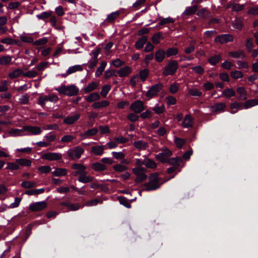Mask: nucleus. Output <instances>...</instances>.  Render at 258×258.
<instances>
[{"label": "nucleus", "mask_w": 258, "mask_h": 258, "mask_svg": "<svg viewBox=\"0 0 258 258\" xmlns=\"http://www.w3.org/2000/svg\"><path fill=\"white\" fill-rule=\"evenodd\" d=\"M256 105H258V99H249L244 103L234 102L230 104V108L231 110L229 111L232 114H235L239 109H248Z\"/></svg>", "instance_id": "f257e3e1"}, {"label": "nucleus", "mask_w": 258, "mask_h": 258, "mask_svg": "<svg viewBox=\"0 0 258 258\" xmlns=\"http://www.w3.org/2000/svg\"><path fill=\"white\" fill-rule=\"evenodd\" d=\"M161 178L159 176V174L154 172L150 174L149 177V182L144 184L145 190H155L160 187L162 183H160Z\"/></svg>", "instance_id": "f03ea898"}, {"label": "nucleus", "mask_w": 258, "mask_h": 258, "mask_svg": "<svg viewBox=\"0 0 258 258\" xmlns=\"http://www.w3.org/2000/svg\"><path fill=\"white\" fill-rule=\"evenodd\" d=\"M59 94L64 95L68 96L77 95L79 92V88L75 85L66 86L61 84L60 86L55 89Z\"/></svg>", "instance_id": "7ed1b4c3"}, {"label": "nucleus", "mask_w": 258, "mask_h": 258, "mask_svg": "<svg viewBox=\"0 0 258 258\" xmlns=\"http://www.w3.org/2000/svg\"><path fill=\"white\" fill-rule=\"evenodd\" d=\"M178 68V62L176 60H170L163 69V75L164 76L173 75Z\"/></svg>", "instance_id": "20e7f679"}, {"label": "nucleus", "mask_w": 258, "mask_h": 258, "mask_svg": "<svg viewBox=\"0 0 258 258\" xmlns=\"http://www.w3.org/2000/svg\"><path fill=\"white\" fill-rule=\"evenodd\" d=\"M84 152V149L78 146L69 150L67 154L71 160H76L80 159Z\"/></svg>", "instance_id": "39448f33"}, {"label": "nucleus", "mask_w": 258, "mask_h": 258, "mask_svg": "<svg viewBox=\"0 0 258 258\" xmlns=\"http://www.w3.org/2000/svg\"><path fill=\"white\" fill-rule=\"evenodd\" d=\"M163 85L161 83L155 84L152 86L147 91L146 96L149 98H152L155 96H157L158 93L162 90Z\"/></svg>", "instance_id": "423d86ee"}, {"label": "nucleus", "mask_w": 258, "mask_h": 258, "mask_svg": "<svg viewBox=\"0 0 258 258\" xmlns=\"http://www.w3.org/2000/svg\"><path fill=\"white\" fill-rule=\"evenodd\" d=\"M146 106L144 105V102L141 100H137L133 102L130 107L131 110L135 113H140L145 110Z\"/></svg>", "instance_id": "0eeeda50"}, {"label": "nucleus", "mask_w": 258, "mask_h": 258, "mask_svg": "<svg viewBox=\"0 0 258 258\" xmlns=\"http://www.w3.org/2000/svg\"><path fill=\"white\" fill-rule=\"evenodd\" d=\"M58 100V97L55 94L49 95L48 96H41L38 98V104L42 107H44L46 101L56 102Z\"/></svg>", "instance_id": "6e6552de"}, {"label": "nucleus", "mask_w": 258, "mask_h": 258, "mask_svg": "<svg viewBox=\"0 0 258 258\" xmlns=\"http://www.w3.org/2000/svg\"><path fill=\"white\" fill-rule=\"evenodd\" d=\"M233 41L234 37L229 34L218 35L214 39L215 42L221 44H225L229 42H233Z\"/></svg>", "instance_id": "1a4fd4ad"}, {"label": "nucleus", "mask_w": 258, "mask_h": 258, "mask_svg": "<svg viewBox=\"0 0 258 258\" xmlns=\"http://www.w3.org/2000/svg\"><path fill=\"white\" fill-rule=\"evenodd\" d=\"M41 158L49 161H59L62 159V155L59 153H46L42 155Z\"/></svg>", "instance_id": "9d476101"}, {"label": "nucleus", "mask_w": 258, "mask_h": 258, "mask_svg": "<svg viewBox=\"0 0 258 258\" xmlns=\"http://www.w3.org/2000/svg\"><path fill=\"white\" fill-rule=\"evenodd\" d=\"M67 199H68V201L61 202L59 204L60 206L66 207L68 209L66 210V212L70 211H77L80 209L81 206L79 204L72 203L69 201L70 199L69 198Z\"/></svg>", "instance_id": "9b49d317"}, {"label": "nucleus", "mask_w": 258, "mask_h": 258, "mask_svg": "<svg viewBox=\"0 0 258 258\" xmlns=\"http://www.w3.org/2000/svg\"><path fill=\"white\" fill-rule=\"evenodd\" d=\"M47 204L45 201L38 202L32 203L29 206V209L31 211H40L46 207Z\"/></svg>", "instance_id": "f8f14e48"}, {"label": "nucleus", "mask_w": 258, "mask_h": 258, "mask_svg": "<svg viewBox=\"0 0 258 258\" xmlns=\"http://www.w3.org/2000/svg\"><path fill=\"white\" fill-rule=\"evenodd\" d=\"M132 170L133 173L137 176V178L135 179L136 183L142 182L147 178L148 176L147 174L145 173L140 172V169L133 168Z\"/></svg>", "instance_id": "ddd939ff"}, {"label": "nucleus", "mask_w": 258, "mask_h": 258, "mask_svg": "<svg viewBox=\"0 0 258 258\" xmlns=\"http://www.w3.org/2000/svg\"><path fill=\"white\" fill-rule=\"evenodd\" d=\"M72 168L73 169H76V171L74 173L75 176L81 175L83 174L86 173V167L83 164L80 163H74L72 165Z\"/></svg>", "instance_id": "4468645a"}, {"label": "nucleus", "mask_w": 258, "mask_h": 258, "mask_svg": "<svg viewBox=\"0 0 258 258\" xmlns=\"http://www.w3.org/2000/svg\"><path fill=\"white\" fill-rule=\"evenodd\" d=\"M80 116V113H77L73 115L68 116L63 119V123L69 125L73 124L79 119Z\"/></svg>", "instance_id": "2eb2a0df"}, {"label": "nucleus", "mask_w": 258, "mask_h": 258, "mask_svg": "<svg viewBox=\"0 0 258 258\" xmlns=\"http://www.w3.org/2000/svg\"><path fill=\"white\" fill-rule=\"evenodd\" d=\"M117 71V74L120 77L128 76L132 72V69L129 66H125Z\"/></svg>", "instance_id": "dca6fc26"}, {"label": "nucleus", "mask_w": 258, "mask_h": 258, "mask_svg": "<svg viewBox=\"0 0 258 258\" xmlns=\"http://www.w3.org/2000/svg\"><path fill=\"white\" fill-rule=\"evenodd\" d=\"M148 41L147 36H143L139 38L135 44V48L138 50H140L143 48L144 46Z\"/></svg>", "instance_id": "f3484780"}, {"label": "nucleus", "mask_w": 258, "mask_h": 258, "mask_svg": "<svg viewBox=\"0 0 258 258\" xmlns=\"http://www.w3.org/2000/svg\"><path fill=\"white\" fill-rule=\"evenodd\" d=\"M236 92L239 94L237 99L239 100H245L247 98V93L243 87H238L236 89Z\"/></svg>", "instance_id": "a211bd4d"}, {"label": "nucleus", "mask_w": 258, "mask_h": 258, "mask_svg": "<svg viewBox=\"0 0 258 258\" xmlns=\"http://www.w3.org/2000/svg\"><path fill=\"white\" fill-rule=\"evenodd\" d=\"M25 131L30 132L32 135H40L42 133L41 128L39 126L27 125L24 126Z\"/></svg>", "instance_id": "6ab92c4d"}, {"label": "nucleus", "mask_w": 258, "mask_h": 258, "mask_svg": "<svg viewBox=\"0 0 258 258\" xmlns=\"http://www.w3.org/2000/svg\"><path fill=\"white\" fill-rule=\"evenodd\" d=\"M198 6L197 5H195L191 7H187L185 11L182 13V16H189L190 15L196 14L198 10Z\"/></svg>", "instance_id": "aec40b11"}, {"label": "nucleus", "mask_w": 258, "mask_h": 258, "mask_svg": "<svg viewBox=\"0 0 258 258\" xmlns=\"http://www.w3.org/2000/svg\"><path fill=\"white\" fill-rule=\"evenodd\" d=\"M226 107V105L225 103L219 102L213 105L211 108L214 112L218 113L224 112L225 110Z\"/></svg>", "instance_id": "412c9836"}, {"label": "nucleus", "mask_w": 258, "mask_h": 258, "mask_svg": "<svg viewBox=\"0 0 258 258\" xmlns=\"http://www.w3.org/2000/svg\"><path fill=\"white\" fill-rule=\"evenodd\" d=\"M104 146H95L91 148V152L95 155L101 156L104 153Z\"/></svg>", "instance_id": "4be33fe9"}, {"label": "nucleus", "mask_w": 258, "mask_h": 258, "mask_svg": "<svg viewBox=\"0 0 258 258\" xmlns=\"http://www.w3.org/2000/svg\"><path fill=\"white\" fill-rule=\"evenodd\" d=\"M182 162V159L180 157H176L168 159L167 163L173 165V166L178 168Z\"/></svg>", "instance_id": "5701e85b"}, {"label": "nucleus", "mask_w": 258, "mask_h": 258, "mask_svg": "<svg viewBox=\"0 0 258 258\" xmlns=\"http://www.w3.org/2000/svg\"><path fill=\"white\" fill-rule=\"evenodd\" d=\"M94 179V177L90 175H87V172L83 174L78 177V181L84 183H87L92 182Z\"/></svg>", "instance_id": "b1692460"}, {"label": "nucleus", "mask_w": 258, "mask_h": 258, "mask_svg": "<svg viewBox=\"0 0 258 258\" xmlns=\"http://www.w3.org/2000/svg\"><path fill=\"white\" fill-rule=\"evenodd\" d=\"M193 118L190 114H187L184 117L182 122V126L184 128H188L192 126Z\"/></svg>", "instance_id": "393cba45"}, {"label": "nucleus", "mask_w": 258, "mask_h": 258, "mask_svg": "<svg viewBox=\"0 0 258 258\" xmlns=\"http://www.w3.org/2000/svg\"><path fill=\"white\" fill-rule=\"evenodd\" d=\"M165 52L163 49H159L155 54L156 60L158 62H161L165 58Z\"/></svg>", "instance_id": "a878e982"}, {"label": "nucleus", "mask_w": 258, "mask_h": 258, "mask_svg": "<svg viewBox=\"0 0 258 258\" xmlns=\"http://www.w3.org/2000/svg\"><path fill=\"white\" fill-rule=\"evenodd\" d=\"M54 176L61 177L66 176L68 173V170L66 168H56L55 170L51 172Z\"/></svg>", "instance_id": "bb28decb"}, {"label": "nucleus", "mask_w": 258, "mask_h": 258, "mask_svg": "<svg viewBox=\"0 0 258 258\" xmlns=\"http://www.w3.org/2000/svg\"><path fill=\"white\" fill-rule=\"evenodd\" d=\"M99 83L96 82H92L89 84L86 87L83 89L85 93H90L97 89Z\"/></svg>", "instance_id": "cd10ccee"}, {"label": "nucleus", "mask_w": 258, "mask_h": 258, "mask_svg": "<svg viewBox=\"0 0 258 258\" xmlns=\"http://www.w3.org/2000/svg\"><path fill=\"white\" fill-rule=\"evenodd\" d=\"M91 168L96 171H103L107 169V167L100 162H95L91 164Z\"/></svg>", "instance_id": "c85d7f7f"}, {"label": "nucleus", "mask_w": 258, "mask_h": 258, "mask_svg": "<svg viewBox=\"0 0 258 258\" xmlns=\"http://www.w3.org/2000/svg\"><path fill=\"white\" fill-rule=\"evenodd\" d=\"M101 98L99 94L97 92L91 93L87 97H85V99L88 102H92L100 100Z\"/></svg>", "instance_id": "c756f323"}, {"label": "nucleus", "mask_w": 258, "mask_h": 258, "mask_svg": "<svg viewBox=\"0 0 258 258\" xmlns=\"http://www.w3.org/2000/svg\"><path fill=\"white\" fill-rule=\"evenodd\" d=\"M12 57L9 55H3L0 57V65L8 66L11 63Z\"/></svg>", "instance_id": "7c9ffc66"}, {"label": "nucleus", "mask_w": 258, "mask_h": 258, "mask_svg": "<svg viewBox=\"0 0 258 258\" xmlns=\"http://www.w3.org/2000/svg\"><path fill=\"white\" fill-rule=\"evenodd\" d=\"M16 163L18 164L19 166H31L32 164V161L26 158H19L16 159Z\"/></svg>", "instance_id": "2f4dec72"}, {"label": "nucleus", "mask_w": 258, "mask_h": 258, "mask_svg": "<svg viewBox=\"0 0 258 258\" xmlns=\"http://www.w3.org/2000/svg\"><path fill=\"white\" fill-rule=\"evenodd\" d=\"M109 104V103L108 101L103 100L101 101L95 102L92 106L94 109H99L108 106Z\"/></svg>", "instance_id": "473e14b6"}, {"label": "nucleus", "mask_w": 258, "mask_h": 258, "mask_svg": "<svg viewBox=\"0 0 258 258\" xmlns=\"http://www.w3.org/2000/svg\"><path fill=\"white\" fill-rule=\"evenodd\" d=\"M119 11H117L114 12H112L107 16L105 21L109 23H112L117 17H119Z\"/></svg>", "instance_id": "72a5a7b5"}, {"label": "nucleus", "mask_w": 258, "mask_h": 258, "mask_svg": "<svg viewBox=\"0 0 258 258\" xmlns=\"http://www.w3.org/2000/svg\"><path fill=\"white\" fill-rule=\"evenodd\" d=\"M178 49L176 47H169L168 48L165 52L166 55L167 57H170L172 56L176 55L178 53Z\"/></svg>", "instance_id": "f704fd0d"}, {"label": "nucleus", "mask_w": 258, "mask_h": 258, "mask_svg": "<svg viewBox=\"0 0 258 258\" xmlns=\"http://www.w3.org/2000/svg\"><path fill=\"white\" fill-rule=\"evenodd\" d=\"M222 59L220 54L215 55L208 58V62L212 66H215Z\"/></svg>", "instance_id": "c9c22d12"}, {"label": "nucleus", "mask_w": 258, "mask_h": 258, "mask_svg": "<svg viewBox=\"0 0 258 258\" xmlns=\"http://www.w3.org/2000/svg\"><path fill=\"white\" fill-rule=\"evenodd\" d=\"M162 34V32H159L154 34L152 37V41L153 43L155 45L159 44L160 40L163 39V38Z\"/></svg>", "instance_id": "e433bc0d"}, {"label": "nucleus", "mask_w": 258, "mask_h": 258, "mask_svg": "<svg viewBox=\"0 0 258 258\" xmlns=\"http://www.w3.org/2000/svg\"><path fill=\"white\" fill-rule=\"evenodd\" d=\"M134 146L137 149L140 150L142 149H145L147 147L148 144L143 141L139 140L134 142Z\"/></svg>", "instance_id": "4c0bfd02"}, {"label": "nucleus", "mask_w": 258, "mask_h": 258, "mask_svg": "<svg viewBox=\"0 0 258 258\" xmlns=\"http://www.w3.org/2000/svg\"><path fill=\"white\" fill-rule=\"evenodd\" d=\"M229 55L234 58H244L245 57L244 53L242 50L230 51L229 52Z\"/></svg>", "instance_id": "58836bf2"}, {"label": "nucleus", "mask_w": 258, "mask_h": 258, "mask_svg": "<svg viewBox=\"0 0 258 258\" xmlns=\"http://www.w3.org/2000/svg\"><path fill=\"white\" fill-rule=\"evenodd\" d=\"M107 65V62L105 61H103L101 62L100 66L97 69L95 72V77H100L103 72L104 71V69Z\"/></svg>", "instance_id": "ea45409f"}, {"label": "nucleus", "mask_w": 258, "mask_h": 258, "mask_svg": "<svg viewBox=\"0 0 258 258\" xmlns=\"http://www.w3.org/2000/svg\"><path fill=\"white\" fill-rule=\"evenodd\" d=\"M98 130L96 127H94L93 128L88 130L87 131L85 132L82 135V137L86 138L87 137L95 136L98 133Z\"/></svg>", "instance_id": "a19ab883"}, {"label": "nucleus", "mask_w": 258, "mask_h": 258, "mask_svg": "<svg viewBox=\"0 0 258 258\" xmlns=\"http://www.w3.org/2000/svg\"><path fill=\"white\" fill-rule=\"evenodd\" d=\"M222 95L227 98H230L235 96V92L232 88H227L223 91Z\"/></svg>", "instance_id": "79ce46f5"}, {"label": "nucleus", "mask_w": 258, "mask_h": 258, "mask_svg": "<svg viewBox=\"0 0 258 258\" xmlns=\"http://www.w3.org/2000/svg\"><path fill=\"white\" fill-rule=\"evenodd\" d=\"M118 200L120 204L123 205L124 207L130 208L131 205L128 202V200L124 197L120 196L118 197Z\"/></svg>", "instance_id": "37998d69"}, {"label": "nucleus", "mask_w": 258, "mask_h": 258, "mask_svg": "<svg viewBox=\"0 0 258 258\" xmlns=\"http://www.w3.org/2000/svg\"><path fill=\"white\" fill-rule=\"evenodd\" d=\"M83 70V68L80 65H75L73 67H70L67 72V73L68 75H70L71 74H73L74 73H75L77 71H81Z\"/></svg>", "instance_id": "c03bdc74"}, {"label": "nucleus", "mask_w": 258, "mask_h": 258, "mask_svg": "<svg viewBox=\"0 0 258 258\" xmlns=\"http://www.w3.org/2000/svg\"><path fill=\"white\" fill-rule=\"evenodd\" d=\"M145 166L147 168L154 169L157 167V164L153 160L149 158H146Z\"/></svg>", "instance_id": "a18cd8bd"}, {"label": "nucleus", "mask_w": 258, "mask_h": 258, "mask_svg": "<svg viewBox=\"0 0 258 258\" xmlns=\"http://www.w3.org/2000/svg\"><path fill=\"white\" fill-rule=\"evenodd\" d=\"M24 74L23 71L21 69H17L11 73L9 76L12 79H15L17 78L20 75H23Z\"/></svg>", "instance_id": "49530a36"}, {"label": "nucleus", "mask_w": 258, "mask_h": 258, "mask_svg": "<svg viewBox=\"0 0 258 258\" xmlns=\"http://www.w3.org/2000/svg\"><path fill=\"white\" fill-rule=\"evenodd\" d=\"M52 13L51 11L43 12L40 14L37 15L36 17L39 20H45L46 19L51 17Z\"/></svg>", "instance_id": "de8ad7c7"}, {"label": "nucleus", "mask_w": 258, "mask_h": 258, "mask_svg": "<svg viewBox=\"0 0 258 258\" xmlns=\"http://www.w3.org/2000/svg\"><path fill=\"white\" fill-rule=\"evenodd\" d=\"M36 184L30 181H24L21 183V186L25 188H30L35 187Z\"/></svg>", "instance_id": "09e8293b"}, {"label": "nucleus", "mask_w": 258, "mask_h": 258, "mask_svg": "<svg viewBox=\"0 0 258 258\" xmlns=\"http://www.w3.org/2000/svg\"><path fill=\"white\" fill-rule=\"evenodd\" d=\"M7 167L6 168V169H10L11 170H18L20 169V166L16 162H8Z\"/></svg>", "instance_id": "8fccbe9b"}, {"label": "nucleus", "mask_w": 258, "mask_h": 258, "mask_svg": "<svg viewBox=\"0 0 258 258\" xmlns=\"http://www.w3.org/2000/svg\"><path fill=\"white\" fill-rule=\"evenodd\" d=\"M102 200L100 199H95L88 201L87 202H86L85 205L88 207H91L96 206L98 204H102Z\"/></svg>", "instance_id": "3c124183"}, {"label": "nucleus", "mask_w": 258, "mask_h": 258, "mask_svg": "<svg viewBox=\"0 0 258 258\" xmlns=\"http://www.w3.org/2000/svg\"><path fill=\"white\" fill-rule=\"evenodd\" d=\"M117 71L113 69H108L105 72L104 78L106 79H108L112 76H116Z\"/></svg>", "instance_id": "603ef678"}, {"label": "nucleus", "mask_w": 258, "mask_h": 258, "mask_svg": "<svg viewBox=\"0 0 258 258\" xmlns=\"http://www.w3.org/2000/svg\"><path fill=\"white\" fill-rule=\"evenodd\" d=\"M245 47L248 52H251L252 49L254 47V45L253 43L252 39L250 37L246 39L245 43Z\"/></svg>", "instance_id": "864d4df0"}, {"label": "nucleus", "mask_w": 258, "mask_h": 258, "mask_svg": "<svg viewBox=\"0 0 258 258\" xmlns=\"http://www.w3.org/2000/svg\"><path fill=\"white\" fill-rule=\"evenodd\" d=\"M175 22V20L170 17H168L166 18H162L159 23H158V26H163L165 24L168 23H173Z\"/></svg>", "instance_id": "5fc2aeb1"}, {"label": "nucleus", "mask_w": 258, "mask_h": 258, "mask_svg": "<svg viewBox=\"0 0 258 258\" xmlns=\"http://www.w3.org/2000/svg\"><path fill=\"white\" fill-rule=\"evenodd\" d=\"M111 89V86L109 85H104L101 90L100 94L103 97H106Z\"/></svg>", "instance_id": "6e6d98bb"}, {"label": "nucleus", "mask_w": 258, "mask_h": 258, "mask_svg": "<svg viewBox=\"0 0 258 258\" xmlns=\"http://www.w3.org/2000/svg\"><path fill=\"white\" fill-rule=\"evenodd\" d=\"M149 75V71L145 69L141 70L139 73V76L143 82H144Z\"/></svg>", "instance_id": "4d7b16f0"}, {"label": "nucleus", "mask_w": 258, "mask_h": 258, "mask_svg": "<svg viewBox=\"0 0 258 258\" xmlns=\"http://www.w3.org/2000/svg\"><path fill=\"white\" fill-rule=\"evenodd\" d=\"M157 160L161 161L162 163H167L168 158L165 156L164 153L161 152L156 156Z\"/></svg>", "instance_id": "13d9d810"}, {"label": "nucleus", "mask_w": 258, "mask_h": 258, "mask_svg": "<svg viewBox=\"0 0 258 258\" xmlns=\"http://www.w3.org/2000/svg\"><path fill=\"white\" fill-rule=\"evenodd\" d=\"M231 77L235 79L242 78L243 77V73L239 71H232L230 73Z\"/></svg>", "instance_id": "bf43d9fd"}, {"label": "nucleus", "mask_w": 258, "mask_h": 258, "mask_svg": "<svg viewBox=\"0 0 258 258\" xmlns=\"http://www.w3.org/2000/svg\"><path fill=\"white\" fill-rule=\"evenodd\" d=\"M38 170L42 173H48L51 171V168L49 166L45 165L38 167Z\"/></svg>", "instance_id": "052dcab7"}, {"label": "nucleus", "mask_w": 258, "mask_h": 258, "mask_svg": "<svg viewBox=\"0 0 258 258\" xmlns=\"http://www.w3.org/2000/svg\"><path fill=\"white\" fill-rule=\"evenodd\" d=\"M114 170L118 172H123L127 169V167L125 166L117 164L113 166Z\"/></svg>", "instance_id": "680f3d73"}, {"label": "nucleus", "mask_w": 258, "mask_h": 258, "mask_svg": "<svg viewBox=\"0 0 258 258\" xmlns=\"http://www.w3.org/2000/svg\"><path fill=\"white\" fill-rule=\"evenodd\" d=\"M48 42L47 38L46 37H43L42 38H40L38 40H36L34 43L33 45L35 46H40V45H43Z\"/></svg>", "instance_id": "e2e57ef3"}, {"label": "nucleus", "mask_w": 258, "mask_h": 258, "mask_svg": "<svg viewBox=\"0 0 258 258\" xmlns=\"http://www.w3.org/2000/svg\"><path fill=\"white\" fill-rule=\"evenodd\" d=\"M127 118L130 121L134 122L138 120L139 116L136 115L135 112L130 113L127 115Z\"/></svg>", "instance_id": "0e129e2a"}, {"label": "nucleus", "mask_w": 258, "mask_h": 258, "mask_svg": "<svg viewBox=\"0 0 258 258\" xmlns=\"http://www.w3.org/2000/svg\"><path fill=\"white\" fill-rule=\"evenodd\" d=\"M244 8L243 5H240L239 4H233L232 6V10L233 11L239 12L243 10Z\"/></svg>", "instance_id": "69168bd1"}, {"label": "nucleus", "mask_w": 258, "mask_h": 258, "mask_svg": "<svg viewBox=\"0 0 258 258\" xmlns=\"http://www.w3.org/2000/svg\"><path fill=\"white\" fill-rule=\"evenodd\" d=\"M140 113H141L140 117L141 118H142L143 119H145L146 118H149L153 115L152 112L149 110H147L145 112H144L142 113L141 112Z\"/></svg>", "instance_id": "338daca9"}, {"label": "nucleus", "mask_w": 258, "mask_h": 258, "mask_svg": "<svg viewBox=\"0 0 258 258\" xmlns=\"http://www.w3.org/2000/svg\"><path fill=\"white\" fill-rule=\"evenodd\" d=\"M248 15H258V5L249 8L247 11Z\"/></svg>", "instance_id": "774afa93"}]
</instances>
